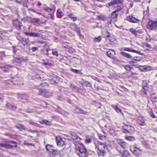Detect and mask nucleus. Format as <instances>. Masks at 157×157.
Masks as SVG:
<instances>
[{
  "label": "nucleus",
  "mask_w": 157,
  "mask_h": 157,
  "mask_svg": "<svg viewBox=\"0 0 157 157\" xmlns=\"http://www.w3.org/2000/svg\"><path fill=\"white\" fill-rule=\"evenodd\" d=\"M94 144L96 148H97L98 150V155L103 156L105 152L108 151L107 144L98 141H95Z\"/></svg>",
  "instance_id": "f257e3e1"
},
{
  "label": "nucleus",
  "mask_w": 157,
  "mask_h": 157,
  "mask_svg": "<svg viewBox=\"0 0 157 157\" xmlns=\"http://www.w3.org/2000/svg\"><path fill=\"white\" fill-rule=\"evenodd\" d=\"M76 153L80 157H87V154L86 150L83 144L79 143L75 145Z\"/></svg>",
  "instance_id": "f03ea898"
},
{
  "label": "nucleus",
  "mask_w": 157,
  "mask_h": 157,
  "mask_svg": "<svg viewBox=\"0 0 157 157\" xmlns=\"http://www.w3.org/2000/svg\"><path fill=\"white\" fill-rule=\"evenodd\" d=\"M147 27L149 29H155L157 27V22L150 21L148 22Z\"/></svg>",
  "instance_id": "7ed1b4c3"
},
{
  "label": "nucleus",
  "mask_w": 157,
  "mask_h": 157,
  "mask_svg": "<svg viewBox=\"0 0 157 157\" xmlns=\"http://www.w3.org/2000/svg\"><path fill=\"white\" fill-rule=\"evenodd\" d=\"M126 20L130 22L133 23H139L140 22V20L136 18L132 15L127 16Z\"/></svg>",
  "instance_id": "20e7f679"
},
{
  "label": "nucleus",
  "mask_w": 157,
  "mask_h": 157,
  "mask_svg": "<svg viewBox=\"0 0 157 157\" xmlns=\"http://www.w3.org/2000/svg\"><path fill=\"white\" fill-rule=\"evenodd\" d=\"M130 150L135 155L137 156L141 154L142 151V150L136 147L131 148Z\"/></svg>",
  "instance_id": "39448f33"
},
{
  "label": "nucleus",
  "mask_w": 157,
  "mask_h": 157,
  "mask_svg": "<svg viewBox=\"0 0 157 157\" xmlns=\"http://www.w3.org/2000/svg\"><path fill=\"white\" fill-rule=\"evenodd\" d=\"M123 128L125 131L124 132V133L130 132L131 131H132L134 129V128L132 126L128 125H126L124 126L123 127Z\"/></svg>",
  "instance_id": "423d86ee"
},
{
  "label": "nucleus",
  "mask_w": 157,
  "mask_h": 157,
  "mask_svg": "<svg viewBox=\"0 0 157 157\" xmlns=\"http://www.w3.org/2000/svg\"><path fill=\"white\" fill-rule=\"evenodd\" d=\"M25 35L28 36L34 37H40L41 36L40 33H28L25 32Z\"/></svg>",
  "instance_id": "0eeeda50"
},
{
  "label": "nucleus",
  "mask_w": 157,
  "mask_h": 157,
  "mask_svg": "<svg viewBox=\"0 0 157 157\" xmlns=\"http://www.w3.org/2000/svg\"><path fill=\"white\" fill-rule=\"evenodd\" d=\"M56 142L57 145L59 146H63L64 144V141L62 140L61 137L59 136L56 137Z\"/></svg>",
  "instance_id": "6e6552de"
},
{
  "label": "nucleus",
  "mask_w": 157,
  "mask_h": 157,
  "mask_svg": "<svg viewBox=\"0 0 157 157\" xmlns=\"http://www.w3.org/2000/svg\"><path fill=\"white\" fill-rule=\"evenodd\" d=\"M40 95L47 98H49L52 96V93L47 91H41L39 92V93Z\"/></svg>",
  "instance_id": "1a4fd4ad"
},
{
  "label": "nucleus",
  "mask_w": 157,
  "mask_h": 157,
  "mask_svg": "<svg viewBox=\"0 0 157 157\" xmlns=\"http://www.w3.org/2000/svg\"><path fill=\"white\" fill-rule=\"evenodd\" d=\"M106 54L109 57L112 59H114L115 52L114 50L112 49H109V51L106 52Z\"/></svg>",
  "instance_id": "9d476101"
},
{
  "label": "nucleus",
  "mask_w": 157,
  "mask_h": 157,
  "mask_svg": "<svg viewBox=\"0 0 157 157\" xmlns=\"http://www.w3.org/2000/svg\"><path fill=\"white\" fill-rule=\"evenodd\" d=\"M122 141L120 139H117V142L123 148H127L128 146V144L125 142H121Z\"/></svg>",
  "instance_id": "9b49d317"
},
{
  "label": "nucleus",
  "mask_w": 157,
  "mask_h": 157,
  "mask_svg": "<svg viewBox=\"0 0 157 157\" xmlns=\"http://www.w3.org/2000/svg\"><path fill=\"white\" fill-rule=\"evenodd\" d=\"M37 87L39 90V92H40L43 91L42 89H44L48 87V85L46 83H42L40 86H37Z\"/></svg>",
  "instance_id": "f8f14e48"
},
{
  "label": "nucleus",
  "mask_w": 157,
  "mask_h": 157,
  "mask_svg": "<svg viewBox=\"0 0 157 157\" xmlns=\"http://www.w3.org/2000/svg\"><path fill=\"white\" fill-rule=\"evenodd\" d=\"M52 148V146L50 145H47L46 147V149L48 151L52 152L53 155H55L56 154V152L58 151L57 150H54Z\"/></svg>",
  "instance_id": "ddd939ff"
},
{
  "label": "nucleus",
  "mask_w": 157,
  "mask_h": 157,
  "mask_svg": "<svg viewBox=\"0 0 157 157\" xmlns=\"http://www.w3.org/2000/svg\"><path fill=\"white\" fill-rule=\"evenodd\" d=\"M22 24L18 20H16L13 22V25L17 29H21V26Z\"/></svg>",
  "instance_id": "4468645a"
},
{
  "label": "nucleus",
  "mask_w": 157,
  "mask_h": 157,
  "mask_svg": "<svg viewBox=\"0 0 157 157\" xmlns=\"http://www.w3.org/2000/svg\"><path fill=\"white\" fill-rule=\"evenodd\" d=\"M12 66L5 64L3 65L1 67L3 71L6 72L10 69L12 67Z\"/></svg>",
  "instance_id": "2eb2a0df"
},
{
  "label": "nucleus",
  "mask_w": 157,
  "mask_h": 157,
  "mask_svg": "<svg viewBox=\"0 0 157 157\" xmlns=\"http://www.w3.org/2000/svg\"><path fill=\"white\" fill-rule=\"evenodd\" d=\"M71 138L75 140H77L78 141H80L81 139L79 137L75 134L74 132H71Z\"/></svg>",
  "instance_id": "dca6fc26"
},
{
  "label": "nucleus",
  "mask_w": 157,
  "mask_h": 157,
  "mask_svg": "<svg viewBox=\"0 0 157 157\" xmlns=\"http://www.w3.org/2000/svg\"><path fill=\"white\" fill-rule=\"evenodd\" d=\"M71 28L73 30L76 32L77 33L79 32V30H80L79 29L77 25H76L75 23H74L73 24H72L71 25Z\"/></svg>",
  "instance_id": "f3484780"
},
{
  "label": "nucleus",
  "mask_w": 157,
  "mask_h": 157,
  "mask_svg": "<svg viewBox=\"0 0 157 157\" xmlns=\"http://www.w3.org/2000/svg\"><path fill=\"white\" fill-rule=\"evenodd\" d=\"M118 14V13L116 12V11H114L112 13L111 15V18L113 19V20L114 21L117 20Z\"/></svg>",
  "instance_id": "a211bd4d"
},
{
  "label": "nucleus",
  "mask_w": 157,
  "mask_h": 157,
  "mask_svg": "<svg viewBox=\"0 0 157 157\" xmlns=\"http://www.w3.org/2000/svg\"><path fill=\"white\" fill-rule=\"evenodd\" d=\"M44 9L45 10L49 13V14L52 15L54 13L55 10L54 9H51L48 7H45Z\"/></svg>",
  "instance_id": "6ab92c4d"
},
{
  "label": "nucleus",
  "mask_w": 157,
  "mask_h": 157,
  "mask_svg": "<svg viewBox=\"0 0 157 157\" xmlns=\"http://www.w3.org/2000/svg\"><path fill=\"white\" fill-rule=\"evenodd\" d=\"M137 122L140 125L144 126L146 124L145 120L142 118H139Z\"/></svg>",
  "instance_id": "aec40b11"
},
{
  "label": "nucleus",
  "mask_w": 157,
  "mask_h": 157,
  "mask_svg": "<svg viewBox=\"0 0 157 157\" xmlns=\"http://www.w3.org/2000/svg\"><path fill=\"white\" fill-rule=\"evenodd\" d=\"M149 89V85L146 82H144L143 85V90L144 91V94L146 93V91H147Z\"/></svg>",
  "instance_id": "412c9836"
},
{
  "label": "nucleus",
  "mask_w": 157,
  "mask_h": 157,
  "mask_svg": "<svg viewBox=\"0 0 157 157\" xmlns=\"http://www.w3.org/2000/svg\"><path fill=\"white\" fill-rule=\"evenodd\" d=\"M0 146L7 148H12L13 146L11 145L6 143H0Z\"/></svg>",
  "instance_id": "4be33fe9"
},
{
  "label": "nucleus",
  "mask_w": 157,
  "mask_h": 157,
  "mask_svg": "<svg viewBox=\"0 0 157 157\" xmlns=\"http://www.w3.org/2000/svg\"><path fill=\"white\" fill-rule=\"evenodd\" d=\"M98 136L100 140L103 141L105 140L107 141H108L109 138L106 137V136L104 135H102L100 134H98Z\"/></svg>",
  "instance_id": "5701e85b"
},
{
  "label": "nucleus",
  "mask_w": 157,
  "mask_h": 157,
  "mask_svg": "<svg viewBox=\"0 0 157 157\" xmlns=\"http://www.w3.org/2000/svg\"><path fill=\"white\" fill-rule=\"evenodd\" d=\"M76 111L78 113H81L84 114H86L87 113L86 112L83 111L81 109L78 107L76 108Z\"/></svg>",
  "instance_id": "b1692460"
},
{
  "label": "nucleus",
  "mask_w": 157,
  "mask_h": 157,
  "mask_svg": "<svg viewBox=\"0 0 157 157\" xmlns=\"http://www.w3.org/2000/svg\"><path fill=\"white\" fill-rule=\"evenodd\" d=\"M121 54L123 56H124L129 59H131L132 58V56L126 52H121Z\"/></svg>",
  "instance_id": "393cba45"
},
{
  "label": "nucleus",
  "mask_w": 157,
  "mask_h": 157,
  "mask_svg": "<svg viewBox=\"0 0 157 157\" xmlns=\"http://www.w3.org/2000/svg\"><path fill=\"white\" fill-rule=\"evenodd\" d=\"M39 21L40 20L38 19H33L32 21V22L34 25L38 26L39 25Z\"/></svg>",
  "instance_id": "a878e982"
},
{
  "label": "nucleus",
  "mask_w": 157,
  "mask_h": 157,
  "mask_svg": "<svg viewBox=\"0 0 157 157\" xmlns=\"http://www.w3.org/2000/svg\"><path fill=\"white\" fill-rule=\"evenodd\" d=\"M16 127L20 129V130H22L25 129V128L24 125L21 124H18L16 125Z\"/></svg>",
  "instance_id": "bb28decb"
},
{
  "label": "nucleus",
  "mask_w": 157,
  "mask_h": 157,
  "mask_svg": "<svg viewBox=\"0 0 157 157\" xmlns=\"http://www.w3.org/2000/svg\"><path fill=\"white\" fill-rule=\"evenodd\" d=\"M130 31L135 36H137L138 34L137 33V31L135 29L131 28L130 29Z\"/></svg>",
  "instance_id": "cd10ccee"
},
{
  "label": "nucleus",
  "mask_w": 157,
  "mask_h": 157,
  "mask_svg": "<svg viewBox=\"0 0 157 157\" xmlns=\"http://www.w3.org/2000/svg\"><path fill=\"white\" fill-rule=\"evenodd\" d=\"M71 71L73 72L80 74H82L83 73L81 71V70H78L76 69H71Z\"/></svg>",
  "instance_id": "c85d7f7f"
},
{
  "label": "nucleus",
  "mask_w": 157,
  "mask_h": 157,
  "mask_svg": "<svg viewBox=\"0 0 157 157\" xmlns=\"http://www.w3.org/2000/svg\"><path fill=\"white\" fill-rule=\"evenodd\" d=\"M112 5H115L118 3H122L123 2V0H115L111 1Z\"/></svg>",
  "instance_id": "c756f323"
},
{
  "label": "nucleus",
  "mask_w": 157,
  "mask_h": 157,
  "mask_svg": "<svg viewBox=\"0 0 157 157\" xmlns=\"http://www.w3.org/2000/svg\"><path fill=\"white\" fill-rule=\"evenodd\" d=\"M40 123L42 124H45L47 125H50L51 124V122L46 120H43L40 121Z\"/></svg>",
  "instance_id": "7c9ffc66"
},
{
  "label": "nucleus",
  "mask_w": 157,
  "mask_h": 157,
  "mask_svg": "<svg viewBox=\"0 0 157 157\" xmlns=\"http://www.w3.org/2000/svg\"><path fill=\"white\" fill-rule=\"evenodd\" d=\"M7 106L9 109L13 110H15L17 108V107L16 106L10 104H7Z\"/></svg>",
  "instance_id": "2f4dec72"
},
{
  "label": "nucleus",
  "mask_w": 157,
  "mask_h": 157,
  "mask_svg": "<svg viewBox=\"0 0 157 157\" xmlns=\"http://www.w3.org/2000/svg\"><path fill=\"white\" fill-rule=\"evenodd\" d=\"M82 85L84 86H86L87 87H91V84L88 82L85 81L83 82Z\"/></svg>",
  "instance_id": "473e14b6"
},
{
  "label": "nucleus",
  "mask_w": 157,
  "mask_h": 157,
  "mask_svg": "<svg viewBox=\"0 0 157 157\" xmlns=\"http://www.w3.org/2000/svg\"><path fill=\"white\" fill-rule=\"evenodd\" d=\"M144 15L143 17V19H145L146 18H147L149 16L148 14V10H147V11L144 12Z\"/></svg>",
  "instance_id": "72a5a7b5"
},
{
  "label": "nucleus",
  "mask_w": 157,
  "mask_h": 157,
  "mask_svg": "<svg viewBox=\"0 0 157 157\" xmlns=\"http://www.w3.org/2000/svg\"><path fill=\"white\" fill-rule=\"evenodd\" d=\"M144 70L145 71H150L151 69V67L148 66H144L143 67Z\"/></svg>",
  "instance_id": "f704fd0d"
},
{
  "label": "nucleus",
  "mask_w": 157,
  "mask_h": 157,
  "mask_svg": "<svg viewBox=\"0 0 157 157\" xmlns=\"http://www.w3.org/2000/svg\"><path fill=\"white\" fill-rule=\"evenodd\" d=\"M123 157H130V154L127 151H125L123 155Z\"/></svg>",
  "instance_id": "c9c22d12"
},
{
  "label": "nucleus",
  "mask_w": 157,
  "mask_h": 157,
  "mask_svg": "<svg viewBox=\"0 0 157 157\" xmlns=\"http://www.w3.org/2000/svg\"><path fill=\"white\" fill-rule=\"evenodd\" d=\"M113 107L115 109V110L118 113L121 112V109H120L119 108H118L117 106H113Z\"/></svg>",
  "instance_id": "e433bc0d"
},
{
  "label": "nucleus",
  "mask_w": 157,
  "mask_h": 157,
  "mask_svg": "<svg viewBox=\"0 0 157 157\" xmlns=\"http://www.w3.org/2000/svg\"><path fill=\"white\" fill-rule=\"evenodd\" d=\"M125 69L128 71H130L131 70L132 67L130 65H126L124 66Z\"/></svg>",
  "instance_id": "4c0bfd02"
},
{
  "label": "nucleus",
  "mask_w": 157,
  "mask_h": 157,
  "mask_svg": "<svg viewBox=\"0 0 157 157\" xmlns=\"http://www.w3.org/2000/svg\"><path fill=\"white\" fill-rule=\"evenodd\" d=\"M63 13L60 10H57V15L59 17H60L61 16H62Z\"/></svg>",
  "instance_id": "58836bf2"
},
{
  "label": "nucleus",
  "mask_w": 157,
  "mask_h": 157,
  "mask_svg": "<svg viewBox=\"0 0 157 157\" xmlns=\"http://www.w3.org/2000/svg\"><path fill=\"white\" fill-rule=\"evenodd\" d=\"M101 36H99L97 37H95L94 39V41L95 42H99L101 40Z\"/></svg>",
  "instance_id": "ea45409f"
},
{
  "label": "nucleus",
  "mask_w": 157,
  "mask_h": 157,
  "mask_svg": "<svg viewBox=\"0 0 157 157\" xmlns=\"http://www.w3.org/2000/svg\"><path fill=\"white\" fill-rule=\"evenodd\" d=\"M73 16V14H71L68 15V17H70V18L72 19L73 21H76L77 19L76 17H74Z\"/></svg>",
  "instance_id": "a19ab883"
},
{
  "label": "nucleus",
  "mask_w": 157,
  "mask_h": 157,
  "mask_svg": "<svg viewBox=\"0 0 157 157\" xmlns=\"http://www.w3.org/2000/svg\"><path fill=\"white\" fill-rule=\"evenodd\" d=\"M22 41L21 42V43L24 46H25L27 44V41L26 39L23 38L22 39Z\"/></svg>",
  "instance_id": "79ce46f5"
},
{
  "label": "nucleus",
  "mask_w": 157,
  "mask_h": 157,
  "mask_svg": "<svg viewBox=\"0 0 157 157\" xmlns=\"http://www.w3.org/2000/svg\"><path fill=\"white\" fill-rule=\"evenodd\" d=\"M126 139L128 141H132L134 140V137L132 136H128L126 137Z\"/></svg>",
  "instance_id": "37998d69"
},
{
  "label": "nucleus",
  "mask_w": 157,
  "mask_h": 157,
  "mask_svg": "<svg viewBox=\"0 0 157 157\" xmlns=\"http://www.w3.org/2000/svg\"><path fill=\"white\" fill-rule=\"evenodd\" d=\"M23 59L21 58L17 57L16 58V60L17 61L18 63H21L22 61H23Z\"/></svg>",
  "instance_id": "c03bdc74"
},
{
  "label": "nucleus",
  "mask_w": 157,
  "mask_h": 157,
  "mask_svg": "<svg viewBox=\"0 0 157 157\" xmlns=\"http://www.w3.org/2000/svg\"><path fill=\"white\" fill-rule=\"evenodd\" d=\"M124 50L125 51H127L129 52H133V50H134L132 49L131 48H126L124 49Z\"/></svg>",
  "instance_id": "a18cd8bd"
},
{
  "label": "nucleus",
  "mask_w": 157,
  "mask_h": 157,
  "mask_svg": "<svg viewBox=\"0 0 157 157\" xmlns=\"http://www.w3.org/2000/svg\"><path fill=\"white\" fill-rule=\"evenodd\" d=\"M52 54L54 56H58V52L57 51H53V49L52 50Z\"/></svg>",
  "instance_id": "49530a36"
},
{
  "label": "nucleus",
  "mask_w": 157,
  "mask_h": 157,
  "mask_svg": "<svg viewBox=\"0 0 157 157\" xmlns=\"http://www.w3.org/2000/svg\"><path fill=\"white\" fill-rule=\"evenodd\" d=\"M24 144L25 145H27L28 146L31 145V146H34V144H30L29 143L27 142L26 141H25L24 142Z\"/></svg>",
  "instance_id": "de8ad7c7"
},
{
  "label": "nucleus",
  "mask_w": 157,
  "mask_h": 157,
  "mask_svg": "<svg viewBox=\"0 0 157 157\" xmlns=\"http://www.w3.org/2000/svg\"><path fill=\"white\" fill-rule=\"evenodd\" d=\"M91 142V140L90 138L86 139L85 140V142L86 143H90Z\"/></svg>",
  "instance_id": "09e8293b"
},
{
  "label": "nucleus",
  "mask_w": 157,
  "mask_h": 157,
  "mask_svg": "<svg viewBox=\"0 0 157 157\" xmlns=\"http://www.w3.org/2000/svg\"><path fill=\"white\" fill-rule=\"evenodd\" d=\"M133 52L136 53H138V54L140 55H142L143 54V53H141L140 51H136V50H133Z\"/></svg>",
  "instance_id": "8fccbe9b"
},
{
  "label": "nucleus",
  "mask_w": 157,
  "mask_h": 157,
  "mask_svg": "<svg viewBox=\"0 0 157 157\" xmlns=\"http://www.w3.org/2000/svg\"><path fill=\"white\" fill-rule=\"evenodd\" d=\"M29 123L32 125H34L35 126H37V124L35 122H33L32 121H29Z\"/></svg>",
  "instance_id": "3c124183"
},
{
  "label": "nucleus",
  "mask_w": 157,
  "mask_h": 157,
  "mask_svg": "<svg viewBox=\"0 0 157 157\" xmlns=\"http://www.w3.org/2000/svg\"><path fill=\"white\" fill-rule=\"evenodd\" d=\"M51 83L52 84H53L54 83L56 84L57 83V82L55 80V78H54L51 81Z\"/></svg>",
  "instance_id": "603ef678"
},
{
  "label": "nucleus",
  "mask_w": 157,
  "mask_h": 157,
  "mask_svg": "<svg viewBox=\"0 0 157 157\" xmlns=\"http://www.w3.org/2000/svg\"><path fill=\"white\" fill-rule=\"evenodd\" d=\"M39 42H40L41 44H44V45H43V46L44 47H46L47 45V44L44 42L42 41H39Z\"/></svg>",
  "instance_id": "864d4df0"
},
{
  "label": "nucleus",
  "mask_w": 157,
  "mask_h": 157,
  "mask_svg": "<svg viewBox=\"0 0 157 157\" xmlns=\"http://www.w3.org/2000/svg\"><path fill=\"white\" fill-rule=\"evenodd\" d=\"M32 49L33 52H34L38 50V48L37 47H33L32 48Z\"/></svg>",
  "instance_id": "5fc2aeb1"
},
{
  "label": "nucleus",
  "mask_w": 157,
  "mask_h": 157,
  "mask_svg": "<svg viewBox=\"0 0 157 157\" xmlns=\"http://www.w3.org/2000/svg\"><path fill=\"white\" fill-rule=\"evenodd\" d=\"M121 10L122 8L121 7L118 6L117 9L115 11H116V12L117 13L118 12L121 11Z\"/></svg>",
  "instance_id": "6e6d98bb"
},
{
  "label": "nucleus",
  "mask_w": 157,
  "mask_h": 157,
  "mask_svg": "<svg viewBox=\"0 0 157 157\" xmlns=\"http://www.w3.org/2000/svg\"><path fill=\"white\" fill-rule=\"evenodd\" d=\"M35 77H36V78L37 79H40V80L42 79L41 77L39 75H36Z\"/></svg>",
  "instance_id": "4d7b16f0"
},
{
  "label": "nucleus",
  "mask_w": 157,
  "mask_h": 157,
  "mask_svg": "<svg viewBox=\"0 0 157 157\" xmlns=\"http://www.w3.org/2000/svg\"><path fill=\"white\" fill-rule=\"evenodd\" d=\"M79 35V36L80 38H84V36H82L80 33V31L79 30V33H77Z\"/></svg>",
  "instance_id": "13d9d810"
},
{
  "label": "nucleus",
  "mask_w": 157,
  "mask_h": 157,
  "mask_svg": "<svg viewBox=\"0 0 157 157\" xmlns=\"http://www.w3.org/2000/svg\"><path fill=\"white\" fill-rule=\"evenodd\" d=\"M150 115L153 118H155L156 117V116H155V114L153 113L152 112H151V113H150Z\"/></svg>",
  "instance_id": "bf43d9fd"
},
{
  "label": "nucleus",
  "mask_w": 157,
  "mask_h": 157,
  "mask_svg": "<svg viewBox=\"0 0 157 157\" xmlns=\"http://www.w3.org/2000/svg\"><path fill=\"white\" fill-rule=\"evenodd\" d=\"M18 98L19 99H23V97L21 95H18Z\"/></svg>",
  "instance_id": "052dcab7"
},
{
  "label": "nucleus",
  "mask_w": 157,
  "mask_h": 157,
  "mask_svg": "<svg viewBox=\"0 0 157 157\" xmlns=\"http://www.w3.org/2000/svg\"><path fill=\"white\" fill-rule=\"evenodd\" d=\"M152 99L154 100V101H157V97H152Z\"/></svg>",
  "instance_id": "680f3d73"
},
{
  "label": "nucleus",
  "mask_w": 157,
  "mask_h": 157,
  "mask_svg": "<svg viewBox=\"0 0 157 157\" xmlns=\"http://www.w3.org/2000/svg\"><path fill=\"white\" fill-rule=\"evenodd\" d=\"M105 33L106 34V37H109L110 36V35L109 33L108 32H106Z\"/></svg>",
  "instance_id": "e2e57ef3"
},
{
  "label": "nucleus",
  "mask_w": 157,
  "mask_h": 157,
  "mask_svg": "<svg viewBox=\"0 0 157 157\" xmlns=\"http://www.w3.org/2000/svg\"><path fill=\"white\" fill-rule=\"evenodd\" d=\"M146 46L147 47H149L151 48V46L150 44H146Z\"/></svg>",
  "instance_id": "0e129e2a"
},
{
  "label": "nucleus",
  "mask_w": 157,
  "mask_h": 157,
  "mask_svg": "<svg viewBox=\"0 0 157 157\" xmlns=\"http://www.w3.org/2000/svg\"><path fill=\"white\" fill-rule=\"evenodd\" d=\"M50 50V49H46V51L47 53H45V54L46 55H48V51L49 50Z\"/></svg>",
  "instance_id": "69168bd1"
},
{
  "label": "nucleus",
  "mask_w": 157,
  "mask_h": 157,
  "mask_svg": "<svg viewBox=\"0 0 157 157\" xmlns=\"http://www.w3.org/2000/svg\"><path fill=\"white\" fill-rule=\"evenodd\" d=\"M10 143H12V144H16V143L14 141H10Z\"/></svg>",
  "instance_id": "338daca9"
},
{
  "label": "nucleus",
  "mask_w": 157,
  "mask_h": 157,
  "mask_svg": "<svg viewBox=\"0 0 157 157\" xmlns=\"http://www.w3.org/2000/svg\"><path fill=\"white\" fill-rule=\"evenodd\" d=\"M108 5L109 6H110L111 5H112V2H111L110 3H109L108 4Z\"/></svg>",
  "instance_id": "774afa93"
}]
</instances>
